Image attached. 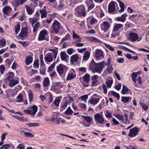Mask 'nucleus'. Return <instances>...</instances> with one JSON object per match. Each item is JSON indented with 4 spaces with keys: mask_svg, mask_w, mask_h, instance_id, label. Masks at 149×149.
<instances>
[{
    "mask_svg": "<svg viewBox=\"0 0 149 149\" xmlns=\"http://www.w3.org/2000/svg\"><path fill=\"white\" fill-rule=\"evenodd\" d=\"M104 61L96 63L93 60L91 63L90 67L91 70L94 72L100 73L103 68Z\"/></svg>",
    "mask_w": 149,
    "mask_h": 149,
    "instance_id": "nucleus-1",
    "label": "nucleus"
},
{
    "mask_svg": "<svg viewBox=\"0 0 149 149\" xmlns=\"http://www.w3.org/2000/svg\"><path fill=\"white\" fill-rule=\"evenodd\" d=\"M85 10V8L83 5L78 6L75 9V12L77 14L84 17H85L86 15Z\"/></svg>",
    "mask_w": 149,
    "mask_h": 149,
    "instance_id": "nucleus-2",
    "label": "nucleus"
},
{
    "mask_svg": "<svg viewBox=\"0 0 149 149\" xmlns=\"http://www.w3.org/2000/svg\"><path fill=\"white\" fill-rule=\"evenodd\" d=\"M61 26V24L58 21L55 20L52 26V30L53 32L58 33Z\"/></svg>",
    "mask_w": 149,
    "mask_h": 149,
    "instance_id": "nucleus-3",
    "label": "nucleus"
},
{
    "mask_svg": "<svg viewBox=\"0 0 149 149\" xmlns=\"http://www.w3.org/2000/svg\"><path fill=\"white\" fill-rule=\"evenodd\" d=\"M94 118L97 124H102L104 121V117L102 115L99 113H97L95 114Z\"/></svg>",
    "mask_w": 149,
    "mask_h": 149,
    "instance_id": "nucleus-4",
    "label": "nucleus"
},
{
    "mask_svg": "<svg viewBox=\"0 0 149 149\" xmlns=\"http://www.w3.org/2000/svg\"><path fill=\"white\" fill-rule=\"evenodd\" d=\"M38 107L35 105L29 108L28 110H24L23 112L26 114L29 113L32 115H34L37 111Z\"/></svg>",
    "mask_w": 149,
    "mask_h": 149,
    "instance_id": "nucleus-5",
    "label": "nucleus"
},
{
    "mask_svg": "<svg viewBox=\"0 0 149 149\" xmlns=\"http://www.w3.org/2000/svg\"><path fill=\"white\" fill-rule=\"evenodd\" d=\"M67 67L63 64H60L57 67V70L59 75L61 76L66 72Z\"/></svg>",
    "mask_w": 149,
    "mask_h": 149,
    "instance_id": "nucleus-6",
    "label": "nucleus"
},
{
    "mask_svg": "<svg viewBox=\"0 0 149 149\" xmlns=\"http://www.w3.org/2000/svg\"><path fill=\"white\" fill-rule=\"evenodd\" d=\"M110 26V25L108 21H104L101 24V31L103 33L106 32Z\"/></svg>",
    "mask_w": 149,
    "mask_h": 149,
    "instance_id": "nucleus-7",
    "label": "nucleus"
},
{
    "mask_svg": "<svg viewBox=\"0 0 149 149\" xmlns=\"http://www.w3.org/2000/svg\"><path fill=\"white\" fill-rule=\"evenodd\" d=\"M139 39L137 34L131 32L129 35L128 39L131 42H134Z\"/></svg>",
    "mask_w": 149,
    "mask_h": 149,
    "instance_id": "nucleus-8",
    "label": "nucleus"
},
{
    "mask_svg": "<svg viewBox=\"0 0 149 149\" xmlns=\"http://www.w3.org/2000/svg\"><path fill=\"white\" fill-rule=\"evenodd\" d=\"M115 117L117 118L119 120H120L122 122L125 123L127 120V115L125 114L124 115H122L119 114H116Z\"/></svg>",
    "mask_w": 149,
    "mask_h": 149,
    "instance_id": "nucleus-9",
    "label": "nucleus"
},
{
    "mask_svg": "<svg viewBox=\"0 0 149 149\" xmlns=\"http://www.w3.org/2000/svg\"><path fill=\"white\" fill-rule=\"evenodd\" d=\"M49 32L44 29L41 31L38 37L39 40H42L45 39L46 38L45 35H48Z\"/></svg>",
    "mask_w": 149,
    "mask_h": 149,
    "instance_id": "nucleus-10",
    "label": "nucleus"
},
{
    "mask_svg": "<svg viewBox=\"0 0 149 149\" xmlns=\"http://www.w3.org/2000/svg\"><path fill=\"white\" fill-rule=\"evenodd\" d=\"M130 131L128 136L130 137H133L136 136L139 132V129L137 127H134L130 130Z\"/></svg>",
    "mask_w": 149,
    "mask_h": 149,
    "instance_id": "nucleus-11",
    "label": "nucleus"
},
{
    "mask_svg": "<svg viewBox=\"0 0 149 149\" xmlns=\"http://www.w3.org/2000/svg\"><path fill=\"white\" fill-rule=\"evenodd\" d=\"M95 57L98 59H103L104 56L103 55V52L100 49H97L96 51Z\"/></svg>",
    "mask_w": 149,
    "mask_h": 149,
    "instance_id": "nucleus-12",
    "label": "nucleus"
},
{
    "mask_svg": "<svg viewBox=\"0 0 149 149\" xmlns=\"http://www.w3.org/2000/svg\"><path fill=\"white\" fill-rule=\"evenodd\" d=\"M115 2L113 1L111 2L108 6V11L109 13H112L115 10Z\"/></svg>",
    "mask_w": 149,
    "mask_h": 149,
    "instance_id": "nucleus-13",
    "label": "nucleus"
},
{
    "mask_svg": "<svg viewBox=\"0 0 149 149\" xmlns=\"http://www.w3.org/2000/svg\"><path fill=\"white\" fill-rule=\"evenodd\" d=\"M61 58V60L67 62L69 59V56L64 52H61L60 53Z\"/></svg>",
    "mask_w": 149,
    "mask_h": 149,
    "instance_id": "nucleus-14",
    "label": "nucleus"
},
{
    "mask_svg": "<svg viewBox=\"0 0 149 149\" xmlns=\"http://www.w3.org/2000/svg\"><path fill=\"white\" fill-rule=\"evenodd\" d=\"M12 10L11 8L8 6L4 7L2 11L4 14L6 15L9 14Z\"/></svg>",
    "mask_w": 149,
    "mask_h": 149,
    "instance_id": "nucleus-15",
    "label": "nucleus"
},
{
    "mask_svg": "<svg viewBox=\"0 0 149 149\" xmlns=\"http://www.w3.org/2000/svg\"><path fill=\"white\" fill-rule=\"evenodd\" d=\"M86 3L87 5H89L88 8V10L89 11L93 9L95 6L92 0H86Z\"/></svg>",
    "mask_w": 149,
    "mask_h": 149,
    "instance_id": "nucleus-16",
    "label": "nucleus"
},
{
    "mask_svg": "<svg viewBox=\"0 0 149 149\" xmlns=\"http://www.w3.org/2000/svg\"><path fill=\"white\" fill-rule=\"evenodd\" d=\"M27 36V29L26 28L22 29L19 34L21 37H26Z\"/></svg>",
    "mask_w": 149,
    "mask_h": 149,
    "instance_id": "nucleus-17",
    "label": "nucleus"
},
{
    "mask_svg": "<svg viewBox=\"0 0 149 149\" xmlns=\"http://www.w3.org/2000/svg\"><path fill=\"white\" fill-rule=\"evenodd\" d=\"M72 38L73 39H77V42H81V38L74 31H72Z\"/></svg>",
    "mask_w": 149,
    "mask_h": 149,
    "instance_id": "nucleus-18",
    "label": "nucleus"
},
{
    "mask_svg": "<svg viewBox=\"0 0 149 149\" xmlns=\"http://www.w3.org/2000/svg\"><path fill=\"white\" fill-rule=\"evenodd\" d=\"M19 81L17 80L11 79L10 80L9 82V85L10 87H13L15 85L18 84Z\"/></svg>",
    "mask_w": 149,
    "mask_h": 149,
    "instance_id": "nucleus-19",
    "label": "nucleus"
},
{
    "mask_svg": "<svg viewBox=\"0 0 149 149\" xmlns=\"http://www.w3.org/2000/svg\"><path fill=\"white\" fill-rule=\"evenodd\" d=\"M81 117L83 118L88 123H91L93 119L92 117L89 116L82 115L81 116Z\"/></svg>",
    "mask_w": 149,
    "mask_h": 149,
    "instance_id": "nucleus-20",
    "label": "nucleus"
},
{
    "mask_svg": "<svg viewBox=\"0 0 149 149\" xmlns=\"http://www.w3.org/2000/svg\"><path fill=\"white\" fill-rule=\"evenodd\" d=\"M127 16V15L126 13L122 15L121 17H119L117 18V21H121L122 22H124L126 19V17Z\"/></svg>",
    "mask_w": 149,
    "mask_h": 149,
    "instance_id": "nucleus-21",
    "label": "nucleus"
},
{
    "mask_svg": "<svg viewBox=\"0 0 149 149\" xmlns=\"http://www.w3.org/2000/svg\"><path fill=\"white\" fill-rule=\"evenodd\" d=\"M92 79L93 81L92 84V86H96V84L98 82V76L97 75H95L92 77Z\"/></svg>",
    "mask_w": 149,
    "mask_h": 149,
    "instance_id": "nucleus-22",
    "label": "nucleus"
},
{
    "mask_svg": "<svg viewBox=\"0 0 149 149\" xmlns=\"http://www.w3.org/2000/svg\"><path fill=\"white\" fill-rule=\"evenodd\" d=\"M79 56L77 54H74L71 56L70 61L71 63L77 62L78 61Z\"/></svg>",
    "mask_w": 149,
    "mask_h": 149,
    "instance_id": "nucleus-23",
    "label": "nucleus"
},
{
    "mask_svg": "<svg viewBox=\"0 0 149 149\" xmlns=\"http://www.w3.org/2000/svg\"><path fill=\"white\" fill-rule=\"evenodd\" d=\"M90 52L88 51H86L83 56V60L84 61H87L90 57Z\"/></svg>",
    "mask_w": 149,
    "mask_h": 149,
    "instance_id": "nucleus-24",
    "label": "nucleus"
},
{
    "mask_svg": "<svg viewBox=\"0 0 149 149\" xmlns=\"http://www.w3.org/2000/svg\"><path fill=\"white\" fill-rule=\"evenodd\" d=\"M12 116L14 117L15 118L17 119L18 120L22 121H28V119L27 118H24L23 117H20L19 116L13 115Z\"/></svg>",
    "mask_w": 149,
    "mask_h": 149,
    "instance_id": "nucleus-25",
    "label": "nucleus"
},
{
    "mask_svg": "<svg viewBox=\"0 0 149 149\" xmlns=\"http://www.w3.org/2000/svg\"><path fill=\"white\" fill-rule=\"evenodd\" d=\"M123 26V24H117L114 26L113 31H117L119 29L122 28Z\"/></svg>",
    "mask_w": 149,
    "mask_h": 149,
    "instance_id": "nucleus-26",
    "label": "nucleus"
},
{
    "mask_svg": "<svg viewBox=\"0 0 149 149\" xmlns=\"http://www.w3.org/2000/svg\"><path fill=\"white\" fill-rule=\"evenodd\" d=\"M89 40L91 42H102L98 38L92 36L89 38Z\"/></svg>",
    "mask_w": 149,
    "mask_h": 149,
    "instance_id": "nucleus-27",
    "label": "nucleus"
},
{
    "mask_svg": "<svg viewBox=\"0 0 149 149\" xmlns=\"http://www.w3.org/2000/svg\"><path fill=\"white\" fill-rule=\"evenodd\" d=\"M90 75L86 73L83 77V80L86 83L90 81Z\"/></svg>",
    "mask_w": 149,
    "mask_h": 149,
    "instance_id": "nucleus-28",
    "label": "nucleus"
},
{
    "mask_svg": "<svg viewBox=\"0 0 149 149\" xmlns=\"http://www.w3.org/2000/svg\"><path fill=\"white\" fill-rule=\"evenodd\" d=\"M50 84L49 80L48 78H46L44 80L43 82V85L44 87H47Z\"/></svg>",
    "mask_w": 149,
    "mask_h": 149,
    "instance_id": "nucleus-29",
    "label": "nucleus"
},
{
    "mask_svg": "<svg viewBox=\"0 0 149 149\" xmlns=\"http://www.w3.org/2000/svg\"><path fill=\"white\" fill-rule=\"evenodd\" d=\"M33 61V58L31 56L27 57L25 63L27 65H28L31 63Z\"/></svg>",
    "mask_w": 149,
    "mask_h": 149,
    "instance_id": "nucleus-30",
    "label": "nucleus"
},
{
    "mask_svg": "<svg viewBox=\"0 0 149 149\" xmlns=\"http://www.w3.org/2000/svg\"><path fill=\"white\" fill-rule=\"evenodd\" d=\"M64 6V4L62 2L60 1L59 5L55 6V8L58 10H61Z\"/></svg>",
    "mask_w": 149,
    "mask_h": 149,
    "instance_id": "nucleus-31",
    "label": "nucleus"
},
{
    "mask_svg": "<svg viewBox=\"0 0 149 149\" xmlns=\"http://www.w3.org/2000/svg\"><path fill=\"white\" fill-rule=\"evenodd\" d=\"M45 58L46 61L48 62H51L53 60L52 56L50 54L48 55Z\"/></svg>",
    "mask_w": 149,
    "mask_h": 149,
    "instance_id": "nucleus-32",
    "label": "nucleus"
},
{
    "mask_svg": "<svg viewBox=\"0 0 149 149\" xmlns=\"http://www.w3.org/2000/svg\"><path fill=\"white\" fill-rule=\"evenodd\" d=\"M123 89L121 91V93L123 94H127L128 92L129 91V89L125 86L123 85Z\"/></svg>",
    "mask_w": 149,
    "mask_h": 149,
    "instance_id": "nucleus-33",
    "label": "nucleus"
},
{
    "mask_svg": "<svg viewBox=\"0 0 149 149\" xmlns=\"http://www.w3.org/2000/svg\"><path fill=\"white\" fill-rule=\"evenodd\" d=\"M99 98H92L90 101V102L93 105H95L99 102Z\"/></svg>",
    "mask_w": 149,
    "mask_h": 149,
    "instance_id": "nucleus-34",
    "label": "nucleus"
},
{
    "mask_svg": "<svg viewBox=\"0 0 149 149\" xmlns=\"http://www.w3.org/2000/svg\"><path fill=\"white\" fill-rule=\"evenodd\" d=\"M40 13L41 14V17L42 18L46 17L47 12L45 10L43 9L40 10Z\"/></svg>",
    "mask_w": 149,
    "mask_h": 149,
    "instance_id": "nucleus-35",
    "label": "nucleus"
},
{
    "mask_svg": "<svg viewBox=\"0 0 149 149\" xmlns=\"http://www.w3.org/2000/svg\"><path fill=\"white\" fill-rule=\"evenodd\" d=\"M40 26V23L37 22L34 25L33 29V32H36L37 31Z\"/></svg>",
    "mask_w": 149,
    "mask_h": 149,
    "instance_id": "nucleus-36",
    "label": "nucleus"
},
{
    "mask_svg": "<svg viewBox=\"0 0 149 149\" xmlns=\"http://www.w3.org/2000/svg\"><path fill=\"white\" fill-rule=\"evenodd\" d=\"M25 7L28 14L29 15H31L33 12V10L29 6H26Z\"/></svg>",
    "mask_w": 149,
    "mask_h": 149,
    "instance_id": "nucleus-37",
    "label": "nucleus"
},
{
    "mask_svg": "<svg viewBox=\"0 0 149 149\" xmlns=\"http://www.w3.org/2000/svg\"><path fill=\"white\" fill-rule=\"evenodd\" d=\"M75 77V76L73 73L71 72L68 73L66 79L68 80H71L73 79Z\"/></svg>",
    "mask_w": 149,
    "mask_h": 149,
    "instance_id": "nucleus-38",
    "label": "nucleus"
},
{
    "mask_svg": "<svg viewBox=\"0 0 149 149\" xmlns=\"http://www.w3.org/2000/svg\"><path fill=\"white\" fill-rule=\"evenodd\" d=\"M39 67V61L38 60H35L34 61L33 68H38Z\"/></svg>",
    "mask_w": 149,
    "mask_h": 149,
    "instance_id": "nucleus-39",
    "label": "nucleus"
},
{
    "mask_svg": "<svg viewBox=\"0 0 149 149\" xmlns=\"http://www.w3.org/2000/svg\"><path fill=\"white\" fill-rule=\"evenodd\" d=\"M29 102H32L33 99V94L31 90L29 91Z\"/></svg>",
    "mask_w": 149,
    "mask_h": 149,
    "instance_id": "nucleus-40",
    "label": "nucleus"
},
{
    "mask_svg": "<svg viewBox=\"0 0 149 149\" xmlns=\"http://www.w3.org/2000/svg\"><path fill=\"white\" fill-rule=\"evenodd\" d=\"M130 100V97H121V100L122 102L125 103L128 102Z\"/></svg>",
    "mask_w": 149,
    "mask_h": 149,
    "instance_id": "nucleus-41",
    "label": "nucleus"
},
{
    "mask_svg": "<svg viewBox=\"0 0 149 149\" xmlns=\"http://www.w3.org/2000/svg\"><path fill=\"white\" fill-rule=\"evenodd\" d=\"M137 75L135 73V72H133L131 74V77L133 81L135 83L136 82V78Z\"/></svg>",
    "mask_w": 149,
    "mask_h": 149,
    "instance_id": "nucleus-42",
    "label": "nucleus"
},
{
    "mask_svg": "<svg viewBox=\"0 0 149 149\" xmlns=\"http://www.w3.org/2000/svg\"><path fill=\"white\" fill-rule=\"evenodd\" d=\"M13 60L12 59H10L8 58H7L5 61L6 65L8 66V67H9L10 65L11 64Z\"/></svg>",
    "mask_w": 149,
    "mask_h": 149,
    "instance_id": "nucleus-43",
    "label": "nucleus"
},
{
    "mask_svg": "<svg viewBox=\"0 0 149 149\" xmlns=\"http://www.w3.org/2000/svg\"><path fill=\"white\" fill-rule=\"evenodd\" d=\"M20 25L19 23L17 24V25L15 26V31L16 34H17L19 33L20 29Z\"/></svg>",
    "mask_w": 149,
    "mask_h": 149,
    "instance_id": "nucleus-44",
    "label": "nucleus"
},
{
    "mask_svg": "<svg viewBox=\"0 0 149 149\" xmlns=\"http://www.w3.org/2000/svg\"><path fill=\"white\" fill-rule=\"evenodd\" d=\"M113 83V81L112 79L107 80L106 83L108 88H111Z\"/></svg>",
    "mask_w": 149,
    "mask_h": 149,
    "instance_id": "nucleus-45",
    "label": "nucleus"
},
{
    "mask_svg": "<svg viewBox=\"0 0 149 149\" xmlns=\"http://www.w3.org/2000/svg\"><path fill=\"white\" fill-rule=\"evenodd\" d=\"M23 101V97L22 95L19 94L17 97L16 102H20Z\"/></svg>",
    "mask_w": 149,
    "mask_h": 149,
    "instance_id": "nucleus-46",
    "label": "nucleus"
},
{
    "mask_svg": "<svg viewBox=\"0 0 149 149\" xmlns=\"http://www.w3.org/2000/svg\"><path fill=\"white\" fill-rule=\"evenodd\" d=\"M26 125L30 127L39 126L40 125L39 123H27Z\"/></svg>",
    "mask_w": 149,
    "mask_h": 149,
    "instance_id": "nucleus-47",
    "label": "nucleus"
},
{
    "mask_svg": "<svg viewBox=\"0 0 149 149\" xmlns=\"http://www.w3.org/2000/svg\"><path fill=\"white\" fill-rule=\"evenodd\" d=\"M65 114L67 115H71L73 113V111L69 107L65 112Z\"/></svg>",
    "mask_w": 149,
    "mask_h": 149,
    "instance_id": "nucleus-48",
    "label": "nucleus"
},
{
    "mask_svg": "<svg viewBox=\"0 0 149 149\" xmlns=\"http://www.w3.org/2000/svg\"><path fill=\"white\" fill-rule=\"evenodd\" d=\"M119 5L121 9L119 10L120 12H123L124 10L125 5L124 3L122 2L119 3Z\"/></svg>",
    "mask_w": 149,
    "mask_h": 149,
    "instance_id": "nucleus-49",
    "label": "nucleus"
},
{
    "mask_svg": "<svg viewBox=\"0 0 149 149\" xmlns=\"http://www.w3.org/2000/svg\"><path fill=\"white\" fill-rule=\"evenodd\" d=\"M80 98L81 101L86 102V100L88 98V96L87 95H85L81 96Z\"/></svg>",
    "mask_w": 149,
    "mask_h": 149,
    "instance_id": "nucleus-50",
    "label": "nucleus"
},
{
    "mask_svg": "<svg viewBox=\"0 0 149 149\" xmlns=\"http://www.w3.org/2000/svg\"><path fill=\"white\" fill-rule=\"evenodd\" d=\"M61 102V100L59 98H56L54 101V103L57 107L59 106V103Z\"/></svg>",
    "mask_w": 149,
    "mask_h": 149,
    "instance_id": "nucleus-51",
    "label": "nucleus"
},
{
    "mask_svg": "<svg viewBox=\"0 0 149 149\" xmlns=\"http://www.w3.org/2000/svg\"><path fill=\"white\" fill-rule=\"evenodd\" d=\"M111 94L113 96L115 97L118 99L120 98V96L119 94L116 93V92L113 91H111Z\"/></svg>",
    "mask_w": 149,
    "mask_h": 149,
    "instance_id": "nucleus-52",
    "label": "nucleus"
},
{
    "mask_svg": "<svg viewBox=\"0 0 149 149\" xmlns=\"http://www.w3.org/2000/svg\"><path fill=\"white\" fill-rule=\"evenodd\" d=\"M14 74L13 72H9L8 75V79L9 80H11V79L13 78L14 76Z\"/></svg>",
    "mask_w": 149,
    "mask_h": 149,
    "instance_id": "nucleus-53",
    "label": "nucleus"
},
{
    "mask_svg": "<svg viewBox=\"0 0 149 149\" xmlns=\"http://www.w3.org/2000/svg\"><path fill=\"white\" fill-rule=\"evenodd\" d=\"M29 20L31 22L33 25L37 21V19L36 17H33L32 18H30Z\"/></svg>",
    "mask_w": 149,
    "mask_h": 149,
    "instance_id": "nucleus-54",
    "label": "nucleus"
},
{
    "mask_svg": "<svg viewBox=\"0 0 149 149\" xmlns=\"http://www.w3.org/2000/svg\"><path fill=\"white\" fill-rule=\"evenodd\" d=\"M105 46L107 48L112 51H114L115 50L114 49L108 44H105Z\"/></svg>",
    "mask_w": 149,
    "mask_h": 149,
    "instance_id": "nucleus-55",
    "label": "nucleus"
},
{
    "mask_svg": "<svg viewBox=\"0 0 149 149\" xmlns=\"http://www.w3.org/2000/svg\"><path fill=\"white\" fill-rule=\"evenodd\" d=\"M55 63H53L52 65H51L49 67L48 69V72H50L53 70L55 67Z\"/></svg>",
    "mask_w": 149,
    "mask_h": 149,
    "instance_id": "nucleus-56",
    "label": "nucleus"
},
{
    "mask_svg": "<svg viewBox=\"0 0 149 149\" xmlns=\"http://www.w3.org/2000/svg\"><path fill=\"white\" fill-rule=\"evenodd\" d=\"M80 123L83 125L85 126L86 127H89L90 125V124H87L86 123V122L84 120H82L81 121H80Z\"/></svg>",
    "mask_w": 149,
    "mask_h": 149,
    "instance_id": "nucleus-57",
    "label": "nucleus"
},
{
    "mask_svg": "<svg viewBox=\"0 0 149 149\" xmlns=\"http://www.w3.org/2000/svg\"><path fill=\"white\" fill-rule=\"evenodd\" d=\"M10 146V144H6L1 146L0 149H9L8 148Z\"/></svg>",
    "mask_w": 149,
    "mask_h": 149,
    "instance_id": "nucleus-58",
    "label": "nucleus"
},
{
    "mask_svg": "<svg viewBox=\"0 0 149 149\" xmlns=\"http://www.w3.org/2000/svg\"><path fill=\"white\" fill-rule=\"evenodd\" d=\"M106 117L111 118L112 117V115L110 111L109 110H107L106 111V114H105Z\"/></svg>",
    "mask_w": 149,
    "mask_h": 149,
    "instance_id": "nucleus-59",
    "label": "nucleus"
},
{
    "mask_svg": "<svg viewBox=\"0 0 149 149\" xmlns=\"http://www.w3.org/2000/svg\"><path fill=\"white\" fill-rule=\"evenodd\" d=\"M24 135L25 136H28L29 137H32L34 136L31 133L29 132H27L24 133Z\"/></svg>",
    "mask_w": 149,
    "mask_h": 149,
    "instance_id": "nucleus-60",
    "label": "nucleus"
},
{
    "mask_svg": "<svg viewBox=\"0 0 149 149\" xmlns=\"http://www.w3.org/2000/svg\"><path fill=\"white\" fill-rule=\"evenodd\" d=\"M70 38V36L68 34H67L62 39V41H63L69 40Z\"/></svg>",
    "mask_w": 149,
    "mask_h": 149,
    "instance_id": "nucleus-61",
    "label": "nucleus"
},
{
    "mask_svg": "<svg viewBox=\"0 0 149 149\" xmlns=\"http://www.w3.org/2000/svg\"><path fill=\"white\" fill-rule=\"evenodd\" d=\"M73 52V49L72 48H70L67 50V53L69 55H71L72 54Z\"/></svg>",
    "mask_w": 149,
    "mask_h": 149,
    "instance_id": "nucleus-62",
    "label": "nucleus"
},
{
    "mask_svg": "<svg viewBox=\"0 0 149 149\" xmlns=\"http://www.w3.org/2000/svg\"><path fill=\"white\" fill-rule=\"evenodd\" d=\"M6 44V41L4 39L0 40V44L3 46H4Z\"/></svg>",
    "mask_w": 149,
    "mask_h": 149,
    "instance_id": "nucleus-63",
    "label": "nucleus"
},
{
    "mask_svg": "<svg viewBox=\"0 0 149 149\" xmlns=\"http://www.w3.org/2000/svg\"><path fill=\"white\" fill-rule=\"evenodd\" d=\"M113 69V67L111 66H109L107 68V70L109 73L112 72Z\"/></svg>",
    "mask_w": 149,
    "mask_h": 149,
    "instance_id": "nucleus-64",
    "label": "nucleus"
}]
</instances>
